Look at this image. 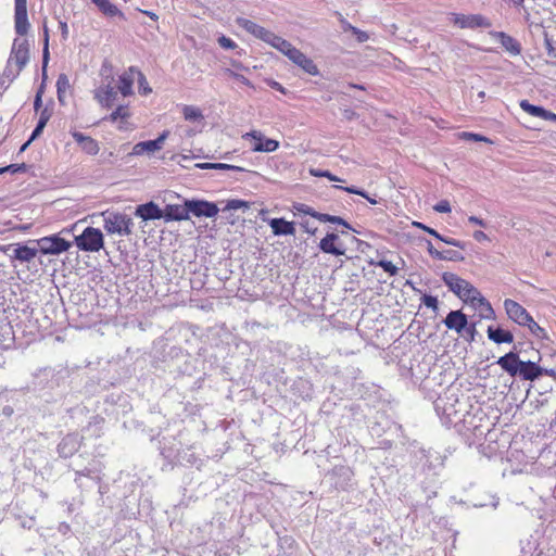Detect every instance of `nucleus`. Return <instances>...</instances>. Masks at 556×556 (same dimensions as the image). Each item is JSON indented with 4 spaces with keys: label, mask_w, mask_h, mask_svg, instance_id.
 Masks as SVG:
<instances>
[{
    "label": "nucleus",
    "mask_w": 556,
    "mask_h": 556,
    "mask_svg": "<svg viewBox=\"0 0 556 556\" xmlns=\"http://www.w3.org/2000/svg\"><path fill=\"white\" fill-rule=\"evenodd\" d=\"M435 412L441 422L446 428H455L457 432L464 433L465 424L473 417L466 410V403L462 402L458 396V390L454 388L447 389L434 402Z\"/></svg>",
    "instance_id": "nucleus-1"
},
{
    "label": "nucleus",
    "mask_w": 556,
    "mask_h": 556,
    "mask_svg": "<svg viewBox=\"0 0 556 556\" xmlns=\"http://www.w3.org/2000/svg\"><path fill=\"white\" fill-rule=\"evenodd\" d=\"M442 280L448 290L457 295L463 302L469 303L472 307H477L476 300L479 299L481 292L469 281L460 278L454 273H444Z\"/></svg>",
    "instance_id": "nucleus-2"
},
{
    "label": "nucleus",
    "mask_w": 556,
    "mask_h": 556,
    "mask_svg": "<svg viewBox=\"0 0 556 556\" xmlns=\"http://www.w3.org/2000/svg\"><path fill=\"white\" fill-rule=\"evenodd\" d=\"M103 228L109 235L127 237L132 233V218L124 213L105 211L102 213Z\"/></svg>",
    "instance_id": "nucleus-3"
},
{
    "label": "nucleus",
    "mask_w": 556,
    "mask_h": 556,
    "mask_svg": "<svg viewBox=\"0 0 556 556\" xmlns=\"http://www.w3.org/2000/svg\"><path fill=\"white\" fill-rule=\"evenodd\" d=\"M75 244L85 252H99L104 245L103 233L98 228L87 227L81 235L75 237Z\"/></svg>",
    "instance_id": "nucleus-4"
},
{
    "label": "nucleus",
    "mask_w": 556,
    "mask_h": 556,
    "mask_svg": "<svg viewBox=\"0 0 556 556\" xmlns=\"http://www.w3.org/2000/svg\"><path fill=\"white\" fill-rule=\"evenodd\" d=\"M8 61H10V64L15 65V72L12 73V78H16L29 61V48L27 39H14Z\"/></svg>",
    "instance_id": "nucleus-5"
},
{
    "label": "nucleus",
    "mask_w": 556,
    "mask_h": 556,
    "mask_svg": "<svg viewBox=\"0 0 556 556\" xmlns=\"http://www.w3.org/2000/svg\"><path fill=\"white\" fill-rule=\"evenodd\" d=\"M42 254L59 255L71 248V242L61 238L59 235L42 237L35 241Z\"/></svg>",
    "instance_id": "nucleus-6"
},
{
    "label": "nucleus",
    "mask_w": 556,
    "mask_h": 556,
    "mask_svg": "<svg viewBox=\"0 0 556 556\" xmlns=\"http://www.w3.org/2000/svg\"><path fill=\"white\" fill-rule=\"evenodd\" d=\"M451 21L454 25L460 27V28H485L490 26V22L486 17L482 16L481 14H457L453 13L451 15Z\"/></svg>",
    "instance_id": "nucleus-7"
},
{
    "label": "nucleus",
    "mask_w": 556,
    "mask_h": 556,
    "mask_svg": "<svg viewBox=\"0 0 556 556\" xmlns=\"http://www.w3.org/2000/svg\"><path fill=\"white\" fill-rule=\"evenodd\" d=\"M242 139L253 140L252 151L254 152H274L279 148V142L275 139L265 138L258 130L245 132Z\"/></svg>",
    "instance_id": "nucleus-8"
},
{
    "label": "nucleus",
    "mask_w": 556,
    "mask_h": 556,
    "mask_svg": "<svg viewBox=\"0 0 556 556\" xmlns=\"http://www.w3.org/2000/svg\"><path fill=\"white\" fill-rule=\"evenodd\" d=\"M186 205H188L190 214L197 217L212 218L219 212L215 203L203 200H187Z\"/></svg>",
    "instance_id": "nucleus-9"
},
{
    "label": "nucleus",
    "mask_w": 556,
    "mask_h": 556,
    "mask_svg": "<svg viewBox=\"0 0 556 556\" xmlns=\"http://www.w3.org/2000/svg\"><path fill=\"white\" fill-rule=\"evenodd\" d=\"M504 308L506 311L508 318L515 321L516 324L523 326L525 324L530 321L531 315L518 302L510 299H506L504 301Z\"/></svg>",
    "instance_id": "nucleus-10"
},
{
    "label": "nucleus",
    "mask_w": 556,
    "mask_h": 556,
    "mask_svg": "<svg viewBox=\"0 0 556 556\" xmlns=\"http://www.w3.org/2000/svg\"><path fill=\"white\" fill-rule=\"evenodd\" d=\"M168 130H164L156 139L140 141L132 148V155H142L144 153H153L163 148L165 140L168 137Z\"/></svg>",
    "instance_id": "nucleus-11"
},
{
    "label": "nucleus",
    "mask_w": 556,
    "mask_h": 556,
    "mask_svg": "<svg viewBox=\"0 0 556 556\" xmlns=\"http://www.w3.org/2000/svg\"><path fill=\"white\" fill-rule=\"evenodd\" d=\"M444 325L446 328L455 330L458 334H463L465 330H473V326L467 328L468 319L462 311H451L444 319Z\"/></svg>",
    "instance_id": "nucleus-12"
},
{
    "label": "nucleus",
    "mask_w": 556,
    "mask_h": 556,
    "mask_svg": "<svg viewBox=\"0 0 556 556\" xmlns=\"http://www.w3.org/2000/svg\"><path fill=\"white\" fill-rule=\"evenodd\" d=\"M113 78L96 88L94 90V99L99 102V104L103 108H111L116 99L117 91L115 87L112 85Z\"/></svg>",
    "instance_id": "nucleus-13"
},
{
    "label": "nucleus",
    "mask_w": 556,
    "mask_h": 556,
    "mask_svg": "<svg viewBox=\"0 0 556 556\" xmlns=\"http://www.w3.org/2000/svg\"><path fill=\"white\" fill-rule=\"evenodd\" d=\"M521 363L522 361L515 352L506 353L505 355L501 356L496 362V364L511 377L517 376L518 368L520 367Z\"/></svg>",
    "instance_id": "nucleus-14"
},
{
    "label": "nucleus",
    "mask_w": 556,
    "mask_h": 556,
    "mask_svg": "<svg viewBox=\"0 0 556 556\" xmlns=\"http://www.w3.org/2000/svg\"><path fill=\"white\" fill-rule=\"evenodd\" d=\"M13 249L12 257L21 263L31 262L39 251L38 247H29L27 244H11L7 250Z\"/></svg>",
    "instance_id": "nucleus-15"
},
{
    "label": "nucleus",
    "mask_w": 556,
    "mask_h": 556,
    "mask_svg": "<svg viewBox=\"0 0 556 556\" xmlns=\"http://www.w3.org/2000/svg\"><path fill=\"white\" fill-rule=\"evenodd\" d=\"M80 447L78 434H67L58 445V452L62 457L74 455Z\"/></svg>",
    "instance_id": "nucleus-16"
},
{
    "label": "nucleus",
    "mask_w": 556,
    "mask_h": 556,
    "mask_svg": "<svg viewBox=\"0 0 556 556\" xmlns=\"http://www.w3.org/2000/svg\"><path fill=\"white\" fill-rule=\"evenodd\" d=\"M238 24L245 29L248 33L252 34L256 38L262 39L263 41L267 42L270 40L274 33L270 30L257 25L256 23L247 20V18H240L238 20Z\"/></svg>",
    "instance_id": "nucleus-17"
},
{
    "label": "nucleus",
    "mask_w": 556,
    "mask_h": 556,
    "mask_svg": "<svg viewBox=\"0 0 556 556\" xmlns=\"http://www.w3.org/2000/svg\"><path fill=\"white\" fill-rule=\"evenodd\" d=\"M136 81V67L130 66L118 77L117 89L123 97H129L134 93L132 85Z\"/></svg>",
    "instance_id": "nucleus-18"
},
{
    "label": "nucleus",
    "mask_w": 556,
    "mask_h": 556,
    "mask_svg": "<svg viewBox=\"0 0 556 556\" xmlns=\"http://www.w3.org/2000/svg\"><path fill=\"white\" fill-rule=\"evenodd\" d=\"M135 214L143 220L160 219L163 217L162 210L154 202L138 205Z\"/></svg>",
    "instance_id": "nucleus-19"
},
{
    "label": "nucleus",
    "mask_w": 556,
    "mask_h": 556,
    "mask_svg": "<svg viewBox=\"0 0 556 556\" xmlns=\"http://www.w3.org/2000/svg\"><path fill=\"white\" fill-rule=\"evenodd\" d=\"M494 39L498 41L502 47L510 54V55H519L521 52L520 43L513 38L511 36L503 33V31H495L492 34Z\"/></svg>",
    "instance_id": "nucleus-20"
},
{
    "label": "nucleus",
    "mask_w": 556,
    "mask_h": 556,
    "mask_svg": "<svg viewBox=\"0 0 556 556\" xmlns=\"http://www.w3.org/2000/svg\"><path fill=\"white\" fill-rule=\"evenodd\" d=\"M267 223L275 236H293L295 233L294 223L285 218H271Z\"/></svg>",
    "instance_id": "nucleus-21"
},
{
    "label": "nucleus",
    "mask_w": 556,
    "mask_h": 556,
    "mask_svg": "<svg viewBox=\"0 0 556 556\" xmlns=\"http://www.w3.org/2000/svg\"><path fill=\"white\" fill-rule=\"evenodd\" d=\"M523 380L533 381L543 375V368L536 365L534 362L522 361L517 374Z\"/></svg>",
    "instance_id": "nucleus-22"
},
{
    "label": "nucleus",
    "mask_w": 556,
    "mask_h": 556,
    "mask_svg": "<svg viewBox=\"0 0 556 556\" xmlns=\"http://www.w3.org/2000/svg\"><path fill=\"white\" fill-rule=\"evenodd\" d=\"M268 43L285 54L289 60L294 59V54L298 51L289 41L286 39L273 34Z\"/></svg>",
    "instance_id": "nucleus-23"
},
{
    "label": "nucleus",
    "mask_w": 556,
    "mask_h": 556,
    "mask_svg": "<svg viewBox=\"0 0 556 556\" xmlns=\"http://www.w3.org/2000/svg\"><path fill=\"white\" fill-rule=\"evenodd\" d=\"M166 220H187L190 218V211L186 203L184 205H167L165 212Z\"/></svg>",
    "instance_id": "nucleus-24"
},
{
    "label": "nucleus",
    "mask_w": 556,
    "mask_h": 556,
    "mask_svg": "<svg viewBox=\"0 0 556 556\" xmlns=\"http://www.w3.org/2000/svg\"><path fill=\"white\" fill-rule=\"evenodd\" d=\"M486 332L488 338L497 344L511 343L514 341L513 333L500 327L494 328L492 326H489Z\"/></svg>",
    "instance_id": "nucleus-25"
},
{
    "label": "nucleus",
    "mask_w": 556,
    "mask_h": 556,
    "mask_svg": "<svg viewBox=\"0 0 556 556\" xmlns=\"http://www.w3.org/2000/svg\"><path fill=\"white\" fill-rule=\"evenodd\" d=\"M292 63L300 66L304 72L309 75L318 74V70L314 62L308 59L305 54H303L300 50H298L294 54V59L290 60Z\"/></svg>",
    "instance_id": "nucleus-26"
},
{
    "label": "nucleus",
    "mask_w": 556,
    "mask_h": 556,
    "mask_svg": "<svg viewBox=\"0 0 556 556\" xmlns=\"http://www.w3.org/2000/svg\"><path fill=\"white\" fill-rule=\"evenodd\" d=\"M91 2L97 5V8L106 16L114 17L121 16L123 17V13L121 10L113 4L110 0H91Z\"/></svg>",
    "instance_id": "nucleus-27"
},
{
    "label": "nucleus",
    "mask_w": 556,
    "mask_h": 556,
    "mask_svg": "<svg viewBox=\"0 0 556 556\" xmlns=\"http://www.w3.org/2000/svg\"><path fill=\"white\" fill-rule=\"evenodd\" d=\"M477 307H473L475 309L479 311V315L483 319H494L495 318V312L490 304V302L480 294L479 299L476 300Z\"/></svg>",
    "instance_id": "nucleus-28"
},
{
    "label": "nucleus",
    "mask_w": 556,
    "mask_h": 556,
    "mask_svg": "<svg viewBox=\"0 0 556 556\" xmlns=\"http://www.w3.org/2000/svg\"><path fill=\"white\" fill-rule=\"evenodd\" d=\"M338 239V236L334 233L327 235L324 239L320 241V249L326 252L333 255H340L343 254V251L336 247L334 242Z\"/></svg>",
    "instance_id": "nucleus-29"
},
{
    "label": "nucleus",
    "mask_w": 556,
    "mask_h": 556,
    "mask_svg": "<svg viewBox=\"0 0 556 556\" xmlns=\"http://www.w3.org/2000/svg\"><path fill=\"white\" fill-rule=\"evenodd\" d=\"M372 250L371 245L354 236H350V252L356 251L359 254L369 256V252Z\"/></svg>",
    "instance_id": "nucleus-30"
},
{
    "label": "nucleus",
    "mask_w": 556,
    "mask_h": 556,
    "mask_svg": "<svg viewBox=\"0 0 556 556\" xmlns=\"http://www.w3.org/2000/svg\"><path fill=\"white\" fill-rule=\"evenodd\" d=\"M182 115L186 121L189 122H202L204 119V116L202 114V111L193 105H184L182 108Z\"/></svg>",
    "instance_id": "nucleus-31"
},
{
    "label": "nucleus",
    "mask_w": 556,
    "mask_h": 556,
    "mask_svg": "<svg viewBox=\"0 0 556 556\" xmlns=\"http://www.w3.org/2000/svg\"><path fill=\"white\" fill-rule=\"evenodd\" d=\"M197 167L201 169H220V170H233V172H244L245 169L230 164L225 163H202L197 164Z\"/></svg>",
    "instance_id": "nucleus-32"
},
{
    "label": "nucleus",
    "mask_w": 556,
    "mask_h": 556,
    "mask_svg": "<svg viewBox=\"0 0 556 556\" xmlns=\"http://www.w3.org/2000/svg\"><path fill=\"white\" fill-rule=\"evenodd\" d=\"M14 18H15V31L20 36H24L28 31V28H29L27 12L15 13Z\"/></svg>",
    "instance_id": "nucleus-33"
},
{
    "label": "nucleus",
    "mask_w": 556,
    "mask_h": 556,
    "mask_svg": "<svg viewBox=\"0 0 556 556\" xmlns=\"http://www.w3.org/2000/svg\"><path fill=\"white\" fill-rule=\"evenodd\" d=\"M519 105L528 114L543 119L546 111L544 108L533 105L528 100H521Z\"/></svg>",
    "instance_id": "nucleus-34"
},
{
    "label": "nucleus",
    "mask_w": 556,
    "mask_h": 556,
    "mask_svg": "<svg viewBox=\"0 0 556 556\" xmlns=\"http://www.w3.org/2000/svg\"><path fill=\"white\" fill-rule=\"evenodd\" d=\"M100 472H101L100 464L94 463L91 467H87L81 471H77L76 480H79L80 477H88V478H91V479L98 481V480H100Z\"/></svg>",
    "instance_id": "nucleus-35"
},
{
    "label": "nucleus",
    "mask_w": 556,
    "mask_h": 556,
    "mask_svg": "<svg viewBox=\"0 0 556 556\" xmlns=\"http://www.w3.org/2000/svg\"><path fill=\"white\" fill-rule=\"evenodd\" d=\"M70 88V80L65 74H61L56 80L58 99L61 103H64L65 92Z\"/></svg>",
    "instance_id": "nucleus-36"
},
{
    "label": "nucleus",
    "mask_w": 556,
    "mask_h": 556,
    "mask_svg": "<svg viewBox=\"0 0 556 556\" xmlns=\"http://www.w3.org/2000/svg\"><path fill=\"white\" fill-rule=\"evenodd\" d=\"M136 80L138 81V89L140 94L148 96L152 92V89L149 86L146 76L138 68H136Z\"/></svg>",
    "instance_id": "nucleus-37"
},
{
    "label": "nucleus",
    "mask_w": 556,
    "mask_h": 556,
    "mask_svg": "<svg viewBox=\"0 0 556 556\" xmlns=\"http://www.w3.org/2000/svg\"><path fill=\"white\" fill-rule=\"evenodd\" d=\"M129 117V111L127 105H119L113 111L109 117H106L112 123L117 122L118 119H126Z\"/></svg>",
    "instance_id": "nucleus-38"
},
{
    "label": "nucleus",
    "mask_w": 556,
    "mask_h": 556,
    "mask_svg": "<svg viewBox=\"0 0 556 556\" xmlns=\"http://www.w3.org/2000/svg\"><path fill=\"white\" fill-rule=\"evenodd\" d=\"M80 148L88 154L94 155L99 152L98 142L88 136L86 141L80 144Z\"/></svg>",
    "instance_id": "nucleus-39"
},
{
    "label": "nucleus",
    "mask_w": 556,
    "mask_h": 556,
    "mask_svg": "<svg viewBox=\"0 0 556 556\" xmlns=\"http://www.w3.org/2000/svg\"><path fill=\"white\" fill-rule=\"evenodd\" d=\"M523 326L528 327L531 333L534 334L536 338L543 339L546 337V331L538 323H535L532 317H530V321H528Z\"/></svg>",
    "instance_id": "nucleus-40"
},
{
    "label": "nucleus",
    "mask_w": 556,
    "mask_h": 556,
    "mask_svg": "<svg viewBox=\"0 0 556 556\" xmlns=\"http://www.w3.org/2000/svg\"><path fill=\"white\" fill-rule=\"evenodd\" d=\"M377 266L381 267L390 276H395L399 270L397 267L392 262L387 261V260H380L377 263Z\"/></svg>",
    "instance_id": "nucleus-41"
},
{
    "label": "nucleus",
    "mask_w": 556,
    "mask_h": 556,
    "mask_svg": "<svg viewBox=\"0 0 556 556\" xmlns=\"http://www.w3.org/2000/svg\"><path fill=\"white\" fill-rule=\"evenodd\" d=\"M249 207V204L248 202L243 201V200H237V199H233V200H229L225 206L224 210L226 211H237V210H240V208H248Z\"/></svg>",
    "instance_id": "nucleus-42"
},
{
    "label": "nucleus",
    "mask_w": 556,
    "mask_h": 556,
    "mask_svg": "<svg viewBox=\"0 0 556 556\" xmlns=\"http://www.w3.org/2000/svg\"><path fill=\"white\" fill-rule=\"evenodd\" d=\"M224 73L226 75H228L229 77L240 81L241 84H243V85H245L248 87H253L252 83L247 77H244L241 74L236 73L235 71H232L230 68H225Z\"/></svg>",
    "instance_id": "nucleus-43"
},
{
    "label": "nucleus",
    "mask_w": 556,
    "mask_h": 556,
    "mask_svg": "<svg viewBox=\"0 0 556 556\" xmlns=\"http://www.w3.org/2000/svg\"><path fill=\"white\" fill-rule=\"evenodd\" d=\"M439 260H442V261H460V260H463V256L457 251L447 250V251L441 252V257H439Z\"/></svg>",
    "instance_id": "nucleus-44"
},
{
    "label": "nucleus",
    "mask_w": 556,
    "mask_h": 556,
    "mask_svg": "<svg viewBox=\"0 0 556 556\" xmlns=\"http://www.w3.org/2000/svg\"><path fill=\"white\" fill-rule=\"evenodd\" d=\"M350 34L354 35L358 42H364L370 37L367 31L361 30L352 25H350Z\"/></svg>",
    "instance_id": "nucleus-45"
},
{
    "label": "nucleus",
    "mask_w": 556,
    "mask_h": 556,
    "mask_svg": "<svg viewBox=\"0 0 556 556\" xmlns=\"http://www.w3.org/2000/svg\"><path fill=\"white\" fill-rule=\"evenodd\" d=\"M460 138L466 140H473V141H483V142H491L489 138L481 136L479 134L473 132H462Z\"/></svg>",
    "instance_id": "nucleus-46"
},
{
    "label": "nucleus",
    "mask_w": 556,
    "mask_h": 556,
    "mask_svg": "<svg viewBox=\"0 0 556 556\" xmlns=\"http://www.w3.org/2000/svg\"><path fill=\"white\" fill-rule=\"evenodd\" d=\"M349 192L350 194H357V195H361L363 197L364 199H366V201L369 203V204H377V200L375 199V197H370L369 194L354 188V187H350L349 189Z\"/></svg>",
    "instance_id": "nucleus-47"
},
{
    "label": "nucleus",
    "mask_w": 556,
    "mask_h": 556,
    "mask_svg": "<svg viewBox=\"0 0 556 556\" xmlns=\"http://www.w3.org/2000/svg\"><path fill=\"white\" fill-rule=\"evenodd\" d=\"M293 208L299 213V214H305V215H309L312 217H314L315 215V212L312 207L305 205V204H294L293 205Z\"/></svg>",
    "instance_id": "nucleus-48"
},
{
    "label": "nucleus",
    "mask_w": 556,
    "mask_h": 556,
    "mask_svg": "<svg viewBox=\"0 0 556 556\" xmlns=\"http://www.w3.org/2000/svg\"><path fill=\"white\" fill-rule=\"evenodd\" d=\"M413 226L417 227L419 229H422L424 231L428 232L429 235L433 236L434 238H441V235L435 229L430 228L420 222H413Z\"/></svg>",
    "instance_id": "nucleus-49"
},
{
    "label": "nucleus",
    "mask_w": 556,
    "mask_h": 556,
    "mask_svg": "<svg viewBox=\"0 0 556 556\" xmlns=\"http://www.w3.org/2000/svg\"><path fill=\"white\" fill-rule=\"evenodd\" d=\"M218 43L224 49H235L237 47V43L232 39L224 35L218 38Z\"/></svg>",
    "instance_id": "nucleus-50"
},
{
    "label": "nucleus",
    "mask_w": 556,
    "mask_h": 556,
    "mask_svg": "<svg viewBox=\"0 0 556 556\" xmlns=\"http://www.w3.org/2000/svg\"><path fill=\"white\" fill-rule=\"evenodd\" d=\"M433 210L438 213H450L451 212V205H450V202L447 200H441L440 202H438L434 206H433Z\"/></svg>",
    "instance_id": "nucleus-51"
},
{
    "label": "nucleus",
    "mask_w": 556,
    "mask_h": 556,
    "mask_svg": "<svg viewBox=\"0 0 556 556\" xmlns=\"http://www.w3.org/2000/svg\"><path fill=\"white\" fill-rule=\"evenodd\" d=\"M535 548V542H531L530 540H528L527 542H521V552L523 553L525 556L531 555Z\"/></svg>",
    "instance_id": "nucleus-52"
},
{
    "label": "nucleus",
    "mask_w": 556,
    "mask_h": 556,
    "mask_svg": "<svg viewBox=\"0 0 556 556\" xmlns=\"http://www.w3.org/2000/svg\"><path fill=\"white\" fill-rule=\"evenodd\" d=\"M48 45H49V35H48V30L46 29L45 30V47H43V74L46 73V66H47V63L49 60Z\"/></svg>",
    "instance_id": "nucleus-53"
},
{
    "label": "nucleus",
    "mask_w": 556,
    "mask_h": 556,
    "mask_svg": "<svg viewBox=\"0 0 556 556\" xmlns=\"http://www.w3.org/2000/svg\"><path fill=\"white\" fill-rule=\"evenodd\" d=\"M544 46H545L548 56L556 58V49L554 48L553 42L548 38L547 35H545V38H544Z\"/></svg>",
    "instance_id": "nucleus-54"
},
{
    "label": "nucleus",
    "mask_w": 556,
    "mask_h": 556,
    "mask_svg": "<svg viewBox=\"0 0 556 556\" xmlns=\"http://www.w3.org/2000/svg\"><path fill=\"white\" fill-rule=\"evenodd\" d=\"M422 302L429 308H432V309L438 308V299L435 296L425 295L422 299Z\"/></svg>",
    "instance_id": "nucleus-55"
},
{
    "label": "nucleus",
    "mask_w": 556,
    "mask_h": 556,
    "mask_svg": "<svg viewBox=\"0 0 556 556\" xmlns=\"http://www.w3.org/2000/svg\"><path fill=\"white\" fill-rule=\"evenodd\" d=\"M438 239L440 241L448 244V245L460 248V249L464 248V243L460 242L459 240H456V239H453V238L443 237L442 235H441V238H438Z\"/></svg>",
    "instance_id": "nucleus-56"
},
{
    "label": "nucleus",
    "mask_w": 556,
    "mask_h": 556,
    "mask_svg": "<svg viewBox=\"0 0 556 556\" xmlns=\"http://www.w3.org/2000/svg\"><path fill=\"white\" fill-rule=\"evenodd\" d=\"M27 12V0H15V13Z\"/></svg>",
    "instance_id": "nucleus-57"
},
{
    "label": "nucleus",
    "mask_w": 556,
    "mask_h": 556,
    "mask_svg": "<svg viewBox=\"0 0 556 556\" xmlns=\"http://www.w3.org/2000/svg\"><path fill=\"white\" fill-rule=\"evenodd\" d=\"M15 65L10 64V61H8L7 67L3 72V77L8 78L10 81L14 80L15 78H12V73L15 72Z\"/></svg>",
    "instance_id": "nucleus-58"
},
{
    "label": "nucleus",
    "mask_w": 556,
    "mask_h": 556,
    "mask_svg": "<svg viewBox=\"0 0 556 556\" xmlns=\"http://www.w3.org/2000/svg\"><path fill=\"white\" fill-rule=\"evenodd\" d=\"M427 251L429 252V254L439 260V257H441V251H438L437 249H434V247L432 245V243L430 241H427Z\"/></svg>",
    "instance_id": "nucleus-59"
},
{
    "label": "nucleus",
    "mask_w": 556,
    "mask_h": 556,
    "mask_svg": "<svg viewBox=\"0 0 556 556\" xmlns=\"http://www.w3.org/2000/svg\"><path fill=\"white\" fill-rule=\"evenodd\" d=\"M472 237L476 241L478 242H483V241H489V237L486 233H484L483 231L481 230H477L472 233Z\"/></svg>",
    "instance_id": "nucleus-60"
},
{
    "label": "nucleus",
    "mask_w": 556,
    "mask_h": 556,
    "mask_svg": "<svg viewBox=\"0 0 556 556\" xmlns=\"http://www.w3.org/2000/svg\"><path fill=\"white\" fill-rule=\"evenodd\" d=\"M468 222L470 224H475V225H478V226L483 227V228H485L488 226L485 220H483V219H481V218H479L477 216H469Z\"/></svg>",
    "instance_id": "nucleus-61"
},
{
    "label": "nucleus",
    "mask_w": 556,
    "mask_h": 556,
    "mask_svg": "<svg viewBox=\"0 0 556 556\" xmlns=\"http://www.w3.org/2000/svg\"><path fill=\"white\" fill-rule=\"evenodd\" d=\"M5 169L7 172H10V173H17V172H21V170H24L25 169V165L24 164H11L9 166H5Z\"/></svg>",
    "instance_id": "nucleus-62"
},
{
    "label": "nucleus",
    "mask_w": 556,
    "mask_h": 556,
    "mask_svg": "<svg viewBox=\"0 0 556 556\" xmlns=\"http://www.w3.org/2000/svg\"><path fill=\"white\" fill-rule=\"evenodd\" d=\"M50 118V113L48 112L47 109L42 110L41 113H40V117H39V121L38 123L39 124H42L43 126L47 125L48 121Z\"/></svg>",
    "instance_id": "nucleus-63"
},
{
    "label": "nucleus",
    "mask_w": 556,
    "mask_h": 556,
    "mask_svg": "<svg viewBox=\"0 0 556 556\" xmlns=\"http://www.w3.org/2000/svg\"><path fill=\"white\" fill-rule=\"evenodd\" d=\"M45 127L46 126H43L42 124L37 123V125H36L35 129L33 130L31 136H30L29 139L34 140L35 138H37L42 132Z\"/></svg>",
    "instance_id": "nucleus-64"
}]
</instances>
